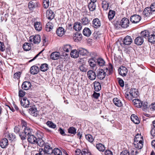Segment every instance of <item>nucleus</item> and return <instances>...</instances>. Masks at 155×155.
Returning a JSON list of instances; mask_svg holds the SVG:
<instances>
[{
    "label": "nucleus",
    "mask_w": 155,
    "mask_h": 155,
    "mask_svg": "<svg viewBox=\"0 0 155 155\" xmlns=\"http://www.w3.org/2000/svg\"><path fill=\"white\" fill-rule=\"evenodd\" d=\"M8 145V141L7 139L3 138L1 140L0 145L2 148H5Z\"/></svg>",
    "instance_id": "26"
},
{
    "label": "nucleus",
    "mask_w": 155,
    "mask_h": 155,
    "mask_svg": "<svg viewBox=\"0 0 155 155\" xmlns=\"http://www.w3.org/2000/svg\"><path fill=\"white\" fill-rule=\"evenodd\" d=\"M97 64L100 67H103L105 65V61L104 60L101 58H97L96 60Z\"/></svg>",
    "instance_id": "22"
},
{
    "label": "nucleus",
    "mask_w": 155,
    "mask_h": 155,
    "mask_svg": "<svg viewBox=\"0 0 155 155\" xmlns=\"http://www.w3.org/2000/svg\"><path fill=\"white\" fill-rule=\"evenodd\" d=\"M65 31L64 29L62 27H59L56 31V33L58 36L61 37L65 33Z\"/></svg>",
    "instance_id": "20"
},
{
    "label": "nucleus",
    "mask_w": 155,
    "mask_h": 155,
    "mask_svg": "<svg viewBox=\"0 0 155 155\" xmlns=\"http://www.w3.org/2000/svg\"><path fill=\"white\" fill-rule=\"evenodd\" d=\"M142 106L143 107V110H144L148 106V104L147 102H142Z\"/></svg>",
    "instance_id": "58"
},
{
    "label": "nucleus",
    "mask_w": 155,
    "mask_h": 155,
    "mask_svg": "<svg viewBox=\"0 0 155 155\" xmlns=\"http://www.w3.org/2000/svg\"><path fill=\"white\" fill-rule=\"evenodd\" d=\"M60 56V54L57 52H54L52 53L50 55V58L52 60L58 59Z\"/></svg>",
    "instance_id": "24"
},
{
    "label": "nucleus",
    "mask_w": 155,
    "mask_h": 155,
    "mask_svg": "<svg viewBox=\"0 0 155 155\" xmlns=\"http://www.w3.org/2000/svg\"><path fill=\"white\" fill-rule=\"evenodd\" d=\"M88 62L90 66L92 68L94 67L97 65L96 60L94 59L93 57L90 58Z\"/></svg>",
    "instance_id": "19"
},
{
    "label": "nucleus",
    "mask_w": 155,
    "mask_h": 155,
    "mask_svg": "<svg viewBox=\"0 0 155 155\" xmlns=\"http://www.w3.org/2000/svg\"><path fill=\"white\" fill-rule=\"evenodd\" d=\"M20 127H19L15 126L14 128V132L16 133H18L20 131Z\"/></svg>",
    "instance_id": "64"
},
{
    "label": "nucleus",
    "mask_w": 155,
    "mask_h": 155,
    "mask_svg": "<svg viewBox=\"0 0 155 155\" xmlns=\"http://www.w3.org/2000/svg\"><path fill=\"white\" fill-rule=\"evenodd\" d=\"M21 104L25 108H27L29 107L30 102L26 98H24L20 102Z\"/></svg>",
    "instance_id": "15"
},
{
    "label": "nucleus",
    "mask_w": 155,
    "mask_h": 155,
    "mask_svg": "<svg viewBox=\"0 0 155 155\" xmlns=\"http://www.w3.org/2000/svg\"><path fill=\"white\" fill-rule=\"evenodd\" d=\"M53 25L52 23L50 22H48L46 25V30L48 31H51L53 28Z\"/></svg>",
    "instance_id": "38"
},
{
    "label": "nucleus",
    "mask_w": 155,
    "mask_h": 155,
    "mask_svg": "<svg viewBox=\"0 0 155 155\" xmlns=\"http://www.w3.org/2000/svg\"><path fill=\"white\" fill-rule=\"evenodd\" d=\"M120 155H129V152L127 150H124L121 153Z\"/></svg>",
    "instance_id": "59"
},
{
    "label": "nucleus",
    "mask_w": 155,
    "mask_h": 155,
    "mask_svg": "<svg viewBox=\"0 0 155 155\" xmlns=\"http://www.w3.org/2000/svg\"><path fill=\"white\" fill-rule=\"evenodd\" d=\"M130 94L132 97H136L138 96L137 90L135 88H131L130 91Z\"/></svg>",
    "instance_id": "33"
},
{
    "label": "nucleus",
    "mask_w": 155,
    "mask_h": 155,
    "mask_svg": "<svg viewBox=\"0 0 155 155\" xmlns=\"http://www.w3.org/2000/svg\"><path fill=\"white\" fill-rule=\"evenodd\" d=\"M150 133L152 136H155V128L152 127L150 131Z\"/></svg>",
    "instance_id": "60"
},
{
    "label": "nucleus",
    "mask_w": 155,
    "mask_h": 155,
    "mask_svg": "<svg viewBox=\"0 0 155 155\" xmlns=\"http://www.w3.org/2000/svg\"><path fill=\"white\" fill-rule=\"evenodd\" d=\"M72 48V47L70 45H64L61 49V51L63 50L65 52H68L71 51Z\"/></svg>",
    "instance_id": "31"
},
{
    "label": "nucleus",
    "mask_w": 155,
    "mask_h": 155,
    "mask_svg": "<svg viewBox=\"0 0 155 155\" xmlns=\"http://www.w3.org/2000/svg\"><path fill=\"white\" fill-rule=\"evenodd\" d=\"M87 75L89 79L91 80H95L97 76L95 72L92 70L89 71L87 72Z\"/></svg>",
    "instance_id": "12"
},
{
    "label": "nucleus",
    "mask_w": 155,
    "mask_h": 155,
    "mask_svg": "<svg viewBox=\"0 0 155 155\" xmlns=\"http://www.w3.org/2000/svg\"><path fill=\"white\" fill-rule=\"evenodd\" d=\"M85 138L88 141L91 143L94 140V137L90 134H88L86 135Z\"/></svg>",
    "instance_id": "47"
},
{
    "label": "nucleus",
    "mask_w": 155,
    "mask_h": 155,
    "mask_svg": "<svg viewBox=\"0 0 155 155\" xmlns=\"http://www.w3.org/2000/svg\"><path fill=\"white\" fill-rule=\"evenodd\" d=\"M94 90L96 91H98L101 89L100 83L98 81H95L93 83Z\"/></svg>",
    "instance_id": "29"
},
{
    "label": "nucleus",
    "mask_w": 155,
    "mask_h": 155,
    "mask_svg": "<svg viewBox=\"0 0 155 155\" xmlns=\"http://www.w3.org/2000/svg\"><path fill=\"white\" fill-rule=\"evenodd\" d=\"M23 48L24 51H27L30 50L31 48V46L30 44L26 42L23 45Z\"/></svg>",
    "instance_id": "36"
},
{
    "label": "nucleus",
    "mask_w": 155,
    "mask_h": 155,
    "mask_svg": "<svg viewBox=\"0 0 155 155\" xmlns=\"http://www.w3.org/2000/svg\"><path fill=\"white\" fill-rule=\"evenodd\" d=\"M46 17L48 19L51 20L54 17V14L51 10L48 9L46 12Z\"/></svg>",
    "instance_id": "21"
},
{
    "label": "nucleus",
    "mask_w": 155,
    "mask_h": 155,
    "mask_svg": "<svg viewBox=\"0 0 155 155\" xmlns=\"http://www.w3.org/2000/svg\"><path fill=\"white\" fill-rule=\"evenodd\" d=\"M82 36V35L81 34L77 32L75 35V37H76L78 40H80L81 39Z\"/></svg>",
    "instance_id": "55"
},
{
    "label": "nucleus",
    "mask_w": 155,
    "mask_h": 155,
    "mask_svg": "<svg viewBox=\"0 0 155 155\" xmlns=\"http://www.w3.org/2000/svg\"><path fill=\"white\" fill-rule=\"evenodd\" d=\"M100 95V94L99 93H97L95 92L93 94V97L96 99L98 98Z\"/></svg>",
    "instance_id": "61"
},
{
    "label": "nucleus",
    "mask_w": 155,
    "mask_h": 155,
    "mask_svg": "<svg viewBox=\"0 0 155 155\" xmlns=\"http://www.w3.org/2000/svg\"><path fill=\"white\" fill-rule=\"evenodd\" d=\"M130 119L132 122L136 124H138L140 123V121L138 117L134 114L131 115L130 117Z\"/></svg>",
    "instance_id": "35"
},
{
    "label": "nucleus",
    "mask_w": 155,
    "mask_h": 155,
    "mask_svg": "<svg viewBox=\"0 0 155 155\" xmlns=\"http://www.w3.org/2000/svg\"><path fill=\"white\" fill-rule=\"evenodd\" d=\"M148 41L151 44H155V35L151 34L148 37Z\"/></svg>",
    "instance_id": "37"
},
{
    "label": "nucleus",
    "mask_w": 155,
    "mask_h": 155,
    "mask_svg": "<svg viewBox=\"0 0 155 155\" xmlns=\"http://www.w3.org/2000/svg\"><path fill=\"white\" fill-rule=\"evenodd\" d=\"M29 113L32 116L37 117L38 115V111L34 105V107L29 109Z\"/></svg>",
    "instance_id": "9"
},
{
    "label": "nucleus",
    "mask_w": 155,
    "mask_h": 155,
    "mask_svg": "<svg viewBox=\"0 0 155 155\" xmlns=\"http://www.w3.org/2000/svg\"><path fill=\"white\" fill-rule=\"evenodd\" d=\"M40 70L42 71H45L48 69V65L46 64H43L40 67Z\"/></svg>",
    "instance_id": "45"
},
{
    "label": "nucleus",
    "mask_w": 155,
    "mask_h": 155,
    "mask_svg": "<svg viewBox=\"0 0 155 155\" xmlns=\"http://www.w3.org/2000/svg\"><path fill=\"white\" fill-rule=\"evenodd\" d=\"M96 147L99 151L102 152L104 151L105 149L104 145L101 143L97 144Z\"/></svg>",
    "instance_id": "41"
},
{
    "label": "nucleus",
    "mask_w": 155,
    "mask_h": 155,
    "mask_svg": "<svg viewBox=\"0 0 155 155\" xmlns=\"http://www.w3.org/2000/svg\"><path fill=\"white\" fill-rule=\"evenodd\" d=\"M95 3L91 2L89 3L88 5V8L90 11H93L95 10L96 6Z\"/></svg>",
    "instance_id": "42"
},
{
    "label": "nucleus",
    "mask_w": 155,
    "mask_h": 155,
    "mask_svg": "<svg viewBox=\"0 0 155 155\" xmlns=\"http://www.w3.org/2000/svg\"><path fill=\"white\" fill-rule=\"evenodd\" d=\"M150 33L149 31L147 30H144L141 32L140 33L141 36L143 38V37L146 39L150 36Z\"/></svg>",
    "instance_id": "40"
},
{
    "label": "nucleus",
    "mask_w": 155,
    "mask_h": 155,
    "mask_svg": "<svg viewBox=\"0 0 155 155\" xmlns=\"http://www.w3.org/2000/svg\"><path fill=\"white\" fill-rule=\"evenodd\" d=\"M141 18L140 16L139 15H134L130 17V20L133 23H137L140 21Z\"/></svg>",
    "instance_id": "6"
},
{
    "label": "nucleus",
    "mask_w": 155,
    "mask_h": 155,
    "mask_svg": "<svg viewBox=\"0 0 155 155\" xmlns=\"http://www.w3.org/2000/svg\"><path fill=\"white\" fill-rule=\"evenodd\" d=\"M144 42V40L141 36H138L135 39L134 42L135 44L137 45H142Z\"/></svg>",
    "instance_id": "18"
},
{
    "label": "nucleus",
    "mask_w": 155,
    "mask_h": 155,
    "mask_svg": "<svg viewBox=\"0 0 155 155\" xmlns=\"http://www.w3.org/2000/svg\"><path fill=\"white\" fill-rule=\"evenodd\" d=\"M21 72H16L14 75V78L18 79L20 77Z\"/></svg>",
    "instance_id": "53"
},
{
    "label": "nucleus",
    "mask_w": 155,
    "mask_h": 155,
    "mask_svg": "<svg viewBox=\"0 0 155 155\" xmlns=\"http://www.w3.org/2000/svg\"><path fill=\"white\" fill-rule=\"evenodd\" d=\"M113 102L117 106L121 107L122 106L123 104L121 101L117 97L114 98L113 99Z\"/></svg>",
    "instance_id": "25"
},
{
    "label": "nucleus",
    "mask_w": 155,
    "mask_h": 155,
    "mask_svg": "<svg viewBox=\"0 0 155 155\" xmlns=\"http://www.w3.org/2000/svg\"><path fill=\"white\" fill-rule=\"evenodd\" d=\"M115 15V12L112 10H110L108 15V17L109 20L113 19Z\"/></svg>",
    "instance_id": "43"
},
{
    "label": "nucleus",
    "mask_w": 155,
    "mask_h": 155,
    "mask_svg": "<svg viewBox=\"0 0 155 155\" xmlns=\"http://www.w3.org/2000/svg\"><path fill=\"white\" fill-rule=\"evenodd\" d=\"M118 83L121 87H123L124 86V83L123 81L121 79H119L118 81Z\"/></svg>",
    "instance_id": "63"
},
{
    "label": "nucleus",
    "mask_w": 155,
    "mask_h": 155,
    "mask_svg": "<svg viewBox=\"0 0 155 155\" xmlns=\"http://www.w3.org/2000/svg\"><path fill=\"white\" fill-rule=\"evenodd\" d=\"M68 132L70 134H75L76 133V129L73 127H70L68 129Z\"/></svg>",
    "instance_id": "46"
},
{
    "label": "nucleus",
    "mask_w": 155,
    "mask_h": 155,
    "mask_svg": "<svg viewBox=\"0 0 155 155\" xmlns=\"http://www.w3.org/2000/svg\"><path fill=\"white\" fill-rule=\"evenodd\" d=\"M28 140L29 142L31 143H36L38 145V143L37 141V139L32 134L28 136Z\"/></svg>",
    "instance_id": "13"
},
{
    "label": "nucleus",
    "mask_w": 155,
    "mask_h": 155,
    "mask_svg": "<svg viewBox=\"0 0 155 155\" xmlns=\"http://www.w3.org/2000/svg\"><path fill=\"white\" fill-rule=\"evenodd\" d=\"M106 72L102 69H98L97 70V76L100 80L104 78L106 76Z\"/></svg>",
    "instance_id": "4"
},
{
    "label": "nucleus",
    "mask_w": 155,
    "mask_h": 155,
    "mask_svg": "<svg viewBox=\"0 0 155 155\" xmlns=\"http://www.w3.org/2000/svg\"><path fill=\"white\" fill-rule=\"evenodd\" d=\"M90 22V20L86 17H83L81 19V22L84 25H86L88 24Z\"/></svg>",
    "instance_id": "39"
},
{
    "label": "nucleus",
    "mask_w": 155,
    "mask_h": 155,
    "mask_svg": "<svg viewBox=\"0 0 155 155\" xmlns=\"http://www.w3.org/2000/svg\"><path fill=\"white\" fill-rule=\"evenodd\" d=\"M71 57L74 58H76L79 57V53L78 51L76 50H73L71 51L70 53Z\"/></svg>",
    "instance_id": "34"
},
{
    "label": "nucleus",
    "mask_w": 155,
    "mask_h": 155,
    "mask_svg": "<svg viewBox=\"0 0 155 155\" xmlns=\"http://www.w3.org/2000/svg\"><path fill=\"white\" fill-rule=\"evenodd\" d=\"M130 21L128 19L124 18L122 19L120 21V25L124 28H127L129 25Z\"/></svg>",
    "instance_id": "5"
},
{
    "label": "nucleus",
    "mask_w": 155,
    "mask_h": 155,
    "mask_svg": "<svg viewBox=\"0 0 155 155\" xmlns=\"http://www.w3.org/2000/svg\"><path fill=\"white\" fill-rule=\"evenodd\" d=\"M104 154L105 155H113L112 152L109 150H106L104 152Z\"/></svg>",
    "instance_id": "62"
},
{
    "label": "nucleus",
    "mask_w": 155,
    "mask_h": 155,
    "mask_svg": "<svg viewBox=\"0 0 155 155\" xmlns=\"http://www.w3.org/2000/svg\"><path fill=\"white\" fill-rule=\"evenodd\" d=\"M73 28L76 31H80L82 28L81 24L79 22H75L73 26Z\"/></svg>",
    "instance_id": "23"
},
{
    "label": "nucleus",
    "mask_w": 155,
    "mask_h": 155,
    "mask_svg": "<svg viewBox=\"0 0 155 155\" xmlns=\"http://www.w3.org/2000/svg\"><path fill=\"white\" fill-rule=\"evenodd\" d=\"M31 86V84L29 82L25 81L22 83L21 87L24 90H27L30 88Z\"/></svg>",
    "instance_id": "16"
},
{
    "label": "nucleus",
    "mask_w": 155,
    "mask_h": 155,
    "mask_svg": "<svg viewBox=\"0 0 155 155\" xmlns=\"http://www.w3.org/2000/svg\"><path fill=\"white\" fill-rule=\"evenodd\" d=\"M35 6L34 3L32 2H31L28 3V8L31 10H32L33 8H35Z\"/></svg>",
    "instance_id": "52"
},
{
    "label": "nucleus",
    "mask_w": 155,
    "mask_h": 155,
    "mask_svg": "<svg viewBox=\"0 0 155 155\" xmlns=\"http://www.w3.org/2000/svg\"><path fill=\"white\" fill-rule=\"evenodd\" d=\"M152 4L151 5L150 7H147L145 8L143 12V14L146 17L150 16L152 14V12L155 11V9L152 8Z\"/></svg>",
    "instance_id": "3"
},
{
    "label": "nucleus",
    "mask_w": 155,
    "mask_h": 155,
    "mask_svg": "<svg viewBox=\"0 0 155 155\" xmlns=\"http://www.w3.org/2000/svg\"><path fill=\"white\" fill-rule=\"evenodd\" d=\"M32 129L29 127L24 128V132L19 133L21 139L22 140L25 139L26 136H28L32 134Z\"/></svg>",
    "instance_id": "2"
},
{
    "label": "nucleus",
    "mask_w": 155,
    "mask_h": 155,
    "mask_svg": "<svg viewBox=\"0 0 155 155\" xmlns=\"http://www.w3.org/2000/svg\"><path fill=\"white\" fill-rule=\"evenodd\" d=\"M46 38L45 36L44 35L42 37V38L41 39V41L43 42V44L42 45L43 46H46L47 45V43H46Z\"/></svg>",
    "instance_id": "56"
},
{
    "label": "nucleus",
    "mask_w": 155,
    "mask_h": 155,
    "mask_svg": "<svg viewBox=\"0 0 155 155\" xmlns=\"http://www.w3.org/2000/svg\"><path fill=\"white\" fill-rule=\"evenodd\" d=\"M143 140H137L134 141V144L135 147L138 149H141L143 146Z\"/></svg>",
    "instance_id": "11"
},
{
    "label": "nucleus",
    "mask_w": 155,
    "mask_h": 155,
    "mask_svg": "<svg viewBox=\"0 0 155 155\" xmlns=\"http://www.w3.org/2000/svg\"><path fill=\"white\" fill-rule=\"evenodd\" d=\"M43 6L45 8H48L49 5V0H43Z\"/></svg>",
    "instance_id": "50"
},
{
    "label": "nucleus",
    "mask_w": 155,
    "mask_h": 155,
    "mask_svg": "<svg viewBox=\"0 0 155 155\" xmlns=\"http://www.w3.org/2000/svg\"><path fill=\"white\" fill-rule=\"evenodd\" d=\"M133 42V39L130 36H126L124 39L123 44L125 45H129Z\"/></svg>",
    "instance_id": "7"
},
{
    "label": "nucleus",
    "mask_w": 155,
    "mask_h": 155,
    "mask_svg": "<svg viewBox=\"0 0 155 155\" xmlns=\"http://www.w3.org/2000/svg\"><path fill=\"white\" fill-rule=\"evenodd\" d=\"M118 71L119 74L121 75L124 77L127 75L128 70L125 67L122 66L119 68Z\"/></svg>",
    "instance_id": "8"
},
{
    "label": "nucleus",
    "mask_w": 155,
    "mask_h": 155,
    "mask_svg": "<svg viewBox=\"0 0 155 155\" xmlns=\"http://www.w3.org/2000/svg\"><path fill=\"white\" fill-rule=\"evenodd\" d=\"M81 71L82 72H86L87 71V66L85 64H82L79 68Z\"/></svg>",
    "instance_id": "48"
},
{
    "label": "nucleus",
    "mask_w": 155,
    "mask_h": 155,
    "mask_svg": "<svg viewBox=\"0 0 155 155\" xmlns=\"http://www.w3.org/2000/svg\"><path fill=\"white\" fill-rule=\"evenodd\" d=\"M5 46L4 43L0 41V50L2 51H4L5 50Z\"/></svg>",
    "instance_id": "54"
},
{
    "label": "nucleus",
    "mask_w": 155,
    "mask_h": 155,
    "mask_svg": "<svg viewBox=\"0 0 155 155\" xmlns=\"http://www.w3.org/2000/svg\"><path fill=\"white\" fill-rule=\"evenodd\" d=\"M29 40L34 44H38L39 43V35L31 36L29 37Z\"/></svg>",
    "instance_id": "10"
},
{
    "label": "nucleus",
    "mask_w": 155,
    "mask_h": 155,
    "mask_svg": "<svg viewBox=\"0 0 155 155\" xmlns=\"http://www.w3.org/2000/svg\"><path fill=\"white\" fill-rule=\"evenodd\" d=\"M30 71L32 74H37L39 72V68L36 65L33 66L31 68Z\"/></svg>",
    "instance_id": "27"
},
{
    "label": "nucleus",
    "mask_w": 155,
    "mask_h": 155,
    "mask_svg": "<svg viewBox=\"0 0 155 155\" xmlns=\"http://www.w3.org/2000/svg\"><path fill=\"white\" fill-rule=\"evenodd\" d=\"M39 135H40L41 136V137H39V147H41V148H39V149H41L43 148V149H44V148L46 146H48V145H45V142L42 139V138H43V134L42 133L40 132L39 133Z\"/></svg>",
    "instance_id": "14"
},
{
    "label": "nucleus",
    "mask_w": 155,
    "mask_h": 155,
    "mask_svg": "<svg viewBox=\"0 0 155 155\" xmlns=\"http://www.w3.org/2000/svg\"><path fill=\"white\" fill-rule=\"evenodd\" d=\"M79 53L83 56L87 55L89 54L88 51L85 49L80 48L78 49Z\"/></svg>",
    "instance_id": "28"
},
{
    "label": "nucleus",
    "mask_w": 155,
    "mask_h": 155,
    "mask_svg": "<svg viewBox=\"0 0 155 155\" xmlns=\"http://www.w3.org/2000/svg\"><path fill=\"white\" fill-rule=\"evenodd\" d=\"M133 102L136 107L138 108L142 107V102L140 100L135 99L133 100Z\"/></svg>",
    "instance_id": "30"
},
{
    "label": "nucleus",
    "mask_w": 155,
    "mask_h": 155,
    "mask_svg": "<svg viewBox=\"0 0 155 155\" xmlns=\"http://www.w3.org/2000/svg\"><path fill=\"white\" fill-rule=\"evenodd\" d=\"M109 3L105 0L102 1V7L104 10H107L109 7Z\"/></svg>",
    "instance_id": "44"
},
{
    "label": "nucleus",
    "mask_w": 155,
    "mask_h": 155,
    "mask_svg": "<svg viewBox=\"0 0 155 155\" xmlns=\"http://www.w3.org/2000/svg\"><path fill=\"white\" fill-rule=\"evenodd\" d=\"M44 149H39V155L51 154L52 153L55 155H62V152L58 148H55L53 150L51 147L48 146L45 147Z\"/></svg>",
    "instance_id": "1"
},
{
    "label": "nucleus",
    "mask_w": 155,
    "mask_h": 155,
    "mask_svg": "<svg viewBox=\"0 0 155 155\" xmlns=\"http://www.w3.org/2000/svg\"><path fill=\"white\" fill-rule=\"evenodd\" d=\"M83 33L84 36L87 37H89L91 35V32L89 28L86 27L83 29Z\"/></svg>",
    "instance_id": "32"
},
{
    "label": "nucleus",
    "mask_w": 155,
    "mask_h": 155,
    "mask_svg": "<svg viewBox=\"0 0 155 155\" xmlns=\"http://www.w3.org/2000/svg\"><path fill=\"white\" fill-rule=\"evenodd\" d=\"M46 124L49 127L53 128H55L56 127V126L55 124L50 121H47L46 123Z\"/></svg>",
    "instance_id": "49"
},
{
    "label": "nucleus",
    "mask_w": 155,
    "mask_h": 155,
    "mask_svg": "<svg viewBox=\"0 0 155 155\" xmlns=\"http://www.w3.org/2000/svg\"><path fill=\"white\" fill-rule=\"evenodd\" d=\"M25 92L22 90H19L18 92V96L19 97H22L25 96Z\"/></svg>",
    "instance_id": "57"
},
{
    "label": "nucleus",
    "mask_w": 155,
    "mask_h": 155,
    "mask_svg": "<svg viewBox=\"0 0 155 155\" xmlns=\"http://www.w3.org/2000/svg\"><path fill=\"white\" fill-rule=\"evenodd\" d=\"M92 24L93 27L95 28H98L101 25V21L97 18H96L93 19Z\"/></svg>",
    "instance_id": "17"
},
{
    "label": "nucleus",
    "mask_w": 155,
    "mask_h": 155,
    "mask_svg": "<svg viewBox=\"0 0 155 155\" xmlns=\"http://www.w3.org/2000/svg\"><path fill=\"white\" fill-rule=\"evenodd\" d=\"M81 155H91L90 152L85 149H83L81 151Z\"/></svg>",
    "instance_id": "51"
}]
</instances>
